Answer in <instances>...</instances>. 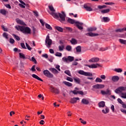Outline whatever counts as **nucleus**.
I'll use <instances>...</instances> for the list:
<instances>
[{
  "instance_id": "obj_28",
  "label": "nucleus",
  "mask_w": 126,
  "mask_h": 126,
  "mask_svg": "<svg viewBox=\"0 0 126 126\" xmlns=\"http://www.w3.org/2000/svg\"><path fill=\"white\" fill-rule=\"evenodd\" d=\"M125 31V28L123 29H118L115 30V32H117V33H122Z\"/></svg>"
},
{
  "instance_id": "obj_32",
  "label": "nucleus",
  "mask_w": 126,
  "mask_h": 126,
  "mask_svg": "<svg viewBox=\"0 0 126 126\" xmlns=\"http://www.w3.org/2000/svg\"><path fill=\"white\" fill-rule=\"evenodd\" d=\"M0 13H1V14H2V15H6V10L3 9H0Z\"/></svg>"
},
{
  "instance_id": "obj_63",
  "label": "nucleus",
  "mask_w": 126,
  "mask_h": 126,
  "mask_svg": "<svg viewBox=\"0 0 126 126\" xmlns=\"http://www.w3.org/2000/svg\"><path fill=\"white\" fill-rule=\"evenodd\" d=\"M49 52L50 53V54H54V53H55L54 50L52 49H49Z\"/></svg>"
},
{
  "instance_id": "obj_57",
  "label": "nucleus",
  "mask_w": 126,
  "mask_h": 126,
  "mask_svg": "<svg viewBox=\"0 0 126 126\" xmlns=\"http://www.w3.org/2000/svg\"><path fill=\"white\" fill-rule=\"evenodd\" d=\"M100 78L105 80V79H106V76H105V75H100Z\"/></svg>"
},
{
  "instance_id": "obj_61",
  "label": "nucleus",
  "mask_w": 126,
  "mask_h": 126,
  "mask_svg": "<svg viewBox=\"0 0 126 126\" xmlns=\"http://www.w3.org/2000/svg\"><path fill=\"white\" fill-rule=\"evenodd\" d=\"M62 60H63V61L66 62V63H67V58L63 57V58H62Z\"/></svg>"
},
{
  "instance_id": "obj_27",
  "label": "nucleus",
  "mask_w": 126,
  "mask_h": 126,
  "mask_svg": "<svg viewBox=\"0 0 126 126\" xmlns=\"http://www.w3.org/2000/svg\"><path fill=\"white\" fill-rule=\"evenodd\" d=\"M70 43L72 44V45H76V44H77V40H76V39L75 38H72L70 40Z\"/></svg>"
},
{
  "instance_id": "obj_29",
  "label": "nucleus",
  "mask_w": 126,
  "mask_h": 126,
  "mask_svg": "<svg viewBox=\"0 0 126 126\" xmlns=\"http://www.w3.org/2000/svg\"><path fill=\"white\" fill-rule=\"evenodd\" d=\"M74 61V57L72 56H68L67 57V62H73Z\"/></svg>"
},
{
  "instance_id": "obj_53",
  "label": "nucleus",
  "mask_w": 126,
  "mask_h": 126,
  "mask_svg": "<svg viewBox=\"0 0 126 126\" xmlns=\"http://www.w3.org/2000/svg\"><path fill=\"white\" fill-rule=\"evenodd\" d=\"M35 65H33L31 68V70H32V71H36V69H35Z\"/></svg>"
},
{
  "instance_id": "obj_44",
  "label": "nucleus",
  "mask_w": 126,
  "mask_h": 126,
  "mask_svg": "<svg viewBox=\"0 0 126 126\" xmlns=\"http://www.w3.org/2000/svg\"><path fill=\"white\" fill-rule=\"evenodd\" d=\"M19 56L21 59H25V55L23 53H20Z\"/></svg>"
},
{
  "instance_id": "obj_62",
  "label": "nucleus",
  "mask_w": 126,
  "mask_h": 126,
  "mask_svg": "<svg viewBox=\"0 0 126 126\" xmlns=\"http://www.w3.org/2000/svg\"><path fill=\"white\" fill-rule=\"evenodd\" d=\"M42 57L43 58H45V59H48V54H43V55H42Z\"/></svg>"
},
{
  "instance_id": "obj_1",
  "label": "nucleus",
  "mask_w": 126,
  "mask_h": 126,
  "mask_svg": "<svg viewBox=\"0 0 126 126\" xmlns=\"http://www.w3.org/2000/svg\"><path fill=\"white\" fill-rule=\"evenodd\" d=\"M49 9H50L51 12H49V14L54 17L55 19H59L60 22H64L65 21V17L66 15L65 13L63 11H62L61 13L59 12H56V10L53 6V5H49L48 6Z\"/></svg>"
},
{
  "instance_id": "obj_45",
  "label": "nucleus",
  "mask_w": 126,
  "mask_h": 126,
  "mask_svg": "<svg viewBox=\"0 0 126 126\" xmlns=\"http://www.w3.org/2000/svg\"><path fill=\"white\" fill-rule=\"evenodd\" d=\"M26 46L28 50H29V51H31V50H32V48H31L30 47V46H29V45H28V43H27V42H26Z\"/></svg>"
},
{
  "instance_id": "obj_22",
  "label": "nucleus",
  "mask_w": 126,
  "mask_h": 126,
  "mask_svg": "<svg viewBox=\"0 0 126 126\" xmlns=\"http://www.w3.org/2000/svg\"><path fill=\"white\" fill-rule=\"evenodd\" d=\"M32 77H33V78H35V79H37V80H39V81H42L43 82V80H42V79H41L40 77H39V76H38L37 75L35 74H33L32 75Z\"/></svg>"
},
{
  "instance_id": "obj_14",
  "label": "nucleus",
  "mask_w": 126,
  "mask_h": 126,
  "mask_svg": "<svg viewBox=\"0 0 126 126\" xmlns=\"http://www.w3.org/2000/svg\"><path fill=\"white\" fill-rule=\"evenodd\" d=\"M99 58L94 57L89 60V63H97L99 61Z\"/></svg>"
},
{
  "instance_id": "obj_38",
  "label": "nucleus",
  "mask_w": 126,
  "mask_h": 126,
  "mask_svg": "<svg viewBox=\"0 0 126 126\" xmlns=\"http://www.w3.org/2000/svg\"><path fill=\"white\" fill-rule=\"evenodd\" d=\"M101 12L102 13H108V12H110V9H106L101 10Z\"/></svg>"
},
{
  "instance_id": "obj_64",
  "label": "nucleus",
  "mask_w": 126,
  "mask_h": 126,
  "mask_svg": "<svg viewBox=\"0 0 126 126\" xmlns=\"http://www.w3.org/2000/svg\"><path fill=\"white\" fill-rule=\"evenodd\" d=\"M39 124L40 125H44V124H45V121L44 120H41L39 122Z\"/></svg>"
},
{
  "instance_id": "obj_6",
  "label": "nucleus",
  "mask_w": 126,
  "mask_h": 126,
  "mask_svg": "<svg viewBox=\"0 0 126 126\" xmlns=\"http://www.w3.org/2000/svg\"><path fill=\"white\" fill-rule=\"evenodd\" d=\"M43 74L45 76L48 77V78H53L54 77V75L51 73L48 70H44L43 71Z\"/></svg>"
},
{
  "instance_id": "obj_42",
  "label": "nucleus",
  "mask_w": 126,
  "mask_h": 126,
  "mask_svg": "<svg viewBox=\"0 0 126 126\" xmlns=\"http://www.w3.org/2000/svg\"><path fill=\"white\" fill-rule=\"evenodd\" d=\"M3 37L5 38V39H8V34L6 32H4L3 33Z\"/></svg>"
},
{
  "instance_id": "obj_41",
  "label": "nucleus",
  "mask_w": 126,
  "mask_h": 126,
  "mask_svg": "<svg viewBox=\"0 0 126 126\" xmlns=\"http://www.w3.org/2000/svg\"><path fill=\"white\" fill-rule=\"evenodd\" d=\"M45 27L47 29H49V30H52V27L48 24H45Z\"/></svg>"
},
{
  "instance_id": "obj_20",
  "label": "nucleus",
  "mask_w": 126,
  "mask_h": 126,
  "mask_svg": "<svg viewBox=\"0 0 126 126\" xmlns=\"http://www.w3.org/2000/svg\"><path fill=\"white\" fill-rule=\"evenodd\" d=\"M120 80V77L118 76H114L112 77V80L113 82H117Z\"/></svg>"
},
{
  "instance_id": "obj_30",
  "label": "nucleus",
  "mask_w": 126,
  "mask_h": 126,
  "mask_svg": "<svg viewBox=\"0 0 126 126\" xmlns=\"http://www.w3.org/2000/svg\"><path fill=\"white\" fill-rule=\"evenodd\" d=\"M58 48H59V51L60 52H63V50L64 49V45H62L61 46H59Z\"/></svg>"
},
{
  "instance_id": "obj_21",
  "label": "nucleus",
  "mask_w": 126,
  "mask_h": 126,
  "mask_svg": "<svg viewBox=\"0 0 126 126\" xmlns=\"http://www.w3.org/2000/svg\"><path fill=\"white\" fill-rule=\"evenodd\" d=\"M74 82L75 83H77V84H80V83L81 82V81L78 77H74L73 78Z\"/></svg>"
},
{
  "instance_id": "obj_16",
  "label": "nucleus",
  "mask_w": 126,
  "mask_h": 126,
  "mask_svg": "<svg viewBox=\"0 0 126 126\" xmlns=\"http://www.w3.org/2000/svg\"><path fill=\"white\" fill-rule=\"evenodd\" d=\"M49 70L51 71L52 73H54V74H58V73H59V71H58V70H57L55 68H53V67L50 68H49Z\"/></svg>"
},
{
  "instance_id": "obj_52",
  "label": "nucleus",
  "mask_w": 126,
  "mask_h": 126,
  "mask_svg": "<svg viewBox=\"0 0 126 126\" xmlns=\"http://www.w3.org/2000/svg\"><path fill=\"white\" fill-rule=\"evenodd\" d=\"M105 4L107 5H112V4H115V3L111 2H105Z\"/></svg>"
},
{
  "instance_id": "obj_25",
  "label": "nucleus",
  "mask_w": 126,
  "mask_h": 126,
  "mask_svg": "<svg viewBox=\"0 0 126 126\" xmlns=\"http://www.w3.org/2000/svg\"><path fill=\"white\" fill-rule=\"evenodd\" d=\"M16 22L18 23V24H20L21 25H25V23H24L23 21L20 19H17Z\"/></svg>"
},
{
  "instance_id": "obj_49",
  "label": "nucleus",
  "mask_w": 126,
  "mask_h": 126,
  "mask_svg": "<svg viewBox=\"0 0 126 126\" xmlns=\"http://www.w3.org/2000/svg\"><path fill=\"white\" fill-rule=\"evenodd\" d=\"M107 48H99V51H100V52H104V51H107Z\"/></svg>"
},
{
  "instance_id": "obj_17",
  "label": "nucleus",
  "mask_w": 126,
  "mask_h": 126,
  "mask_svg": "<svg viewBox=\"0 0 126 126\" xmlns=\"http://www.w3.org/2000/svg\"><path fill=\"white\" fill-rule=\"evenodd\" d=\"M96 30H97V28L96 27H90L88 28L87 29L88 32H93L96 31Z\"/></svg>"
},
{
  "instance_id": "obj_10",
  "label": "nucleus",
  "mask_w": 126,
  "mask_h": 126,
  "mask_svg": "<svg viewBox=\"0 0 126 126\" xmlns=\"http://www.w3.org/2000/svg\"><path fill=\"white\" fill-rule=\"evenodd\" d=\"M104 87H105V85L102 84H96L93 86L94 89H102Z\"/></svg>"
},
{
  "instance_id": "obj_4",
  "label": "nucleus",
  "mask_w": 126,
  "mask_h": 126,
  "mask_svg": "<svg viewBox=\"0 0 126 126\" xmlns=\"http://www.w3.org/2000/svg\"><path fill=\"white\" fill-rule=\"evenodd\" d=\"M53 41L50 38V35L48 34L45 39V44L47 45L48 48H51Z\"/></svg>"
},
{
  "instance_id": "obj_50",
  "label": "nucleus",
  "mask_w": 126,
  "mask_h": 126,
  "mask_svg": "<svg viewBox=\"0 0 126 126\" xmlns=\"http://www.w3.org/2000/svg\"><path fill=\"white\" fill-rule=\"evenodd\" d=\"M15 41H14V39L13 38H10L9 42L10 44H14V42Z\"/></svg>"
},
{
  "instance_id": "obj_59",
  "label": "nucleus",
  "mask_w": 126,
  "mask_h": 126,
  "mask_svg": "<svg viewBox=\"0 0 126 126\" xmlns=\"http://www.w3.org/2000/svg\"><path fill=\"white\" fill-rule=\"evenodd\" d=\"M33 13H34V16H36V17L39 16V15L38 14V12L34 11H33Z\"/></svg>"
},
{
  "instance_id": "obj_39",
  "label": "nucleus",
  "mask_w": 126,
  "mask_h": 126,
  "mask_svg": "<svg viewBox=\"0 0 126 126\" xmlns=\"http://www.w3.org/2000/svg\"><path fill=\"white\" fill-rule=\"evenodd\" d=\"M64 73L68 75L69 76H71V73H70V71L68 70H66L64 71Z\"/></svg>"
},
{
  "instance_id": "obj_48",
  "label": "nucleus",
  "mask_w": 126,
  "mask_h": 126,
  "mask_svg": "<svg viewBox=\"0 0 126 126\" xmlns=\"http://www.w3.org/2000/svg\"><path fill=\"white\" fill-rule=\"evenodd\" d=\"M66 80L68 81H70V82H72L73 81V79H72V78H70L69 77H67Z\"/></svg>"
},
{
  "instance_id": "obj_55",
  "label": "nucleus",
  "mask_w": 126,
  "mask_h": 126,
  "mask_svg": "<svg viewBox=\"0 0 126 126\" xmlns=\"http://www.w3.org/2000/svg\"><path fill=\"white\" fill-rule=\"evenodd\" d=\"M21 46L23 49H27L26 47L25 46V44L24 43H21Z\"/></svg>"
},
{
  "instance_id": "obj_56",
  "label": "nucleus",
  "mask_w": 126,
  "mask_h": 126,
  "mask_svg": "<svg viewBox=\"0 0 126 126\" xmlns=\"http://www.w3.org/2000/svg\"><path fill=\"white\" fill-rule=\"evenodd\" d=\"M120 111H121L122 113H123V114H125L126 115V109H123V108H121V109H120Z\"/></svg>"
},
{
  "instance_id": "obj_33",
  "label": "nucleus",
  "mask_w": 126,
  "mask_h": 126,
  "mask_svg": "<svg viewBox=\"0 0 126 126\" xmlns=\"http://www.w3.org/2000/svg\"><path fill=\"white\" fill-rule=\"evenodd\" d=\"M76 50L77 53H80L81 52V46H78L76 47Z\"/></svg>"
},
{
  "instance_id": "obj_46",
  "label": "nucleus",
  "mask_w": 126,
  "mask_h": 126,
  "mask_svg": "<svg viewBox=\"0 0 126 126\" xmlns=\"http://www.w3.org/2000/svg\"><path fill=\"white\" fill-rule=\"evenodd\" d=\"M103 81L102 79H100V78L97 77L95 80V82H102Z\"/></svg>"
},
{
  "instance_id": "obj_12",
  "label": "nucleus",
  "mask_w": 126,
  "mask_h": 126,
  "mask_svg": "<svg viewBox=\"0 0 126 126\" xmlns=\"http://www.w3.org/2000/svg\"><path fill=\"white\" fill-rule=\"evenodd\" d=\"M124 91V87H120L115 90V93L119 94V93H123Z\"/></svg>"
},
{
  "instance_id": "obj_18",
  "label": "nucleus",
  "mask_w": 126,
  "mask_h": 126,
  "mask_svg": "<svg viewBox=\"0 0 126 126\" xmlns=\"http://www.w3.org/2000/svg\"><path fill=\"white\" fill-rule=\"evenodd\" d=\"M81 103L84 105H88V104H89V100L86 98H83L81 101Z\"/></svg>"
},
{
  "instance_id": "obj_3",
  "label": "nucleus",
  "mask_w": 126,
  "mask_h": 126,
  "mask_svg": "<svg viewBox=\"0 0 126 126\" xmlns=\"http://www.w3.org/2000/svg\"><path fill=\"white\" fill-rule=\"evenodd\" d=\"M67 22H68V23H70V24H74L75 23L76 24V27H77V28L79 30H83V27H82V25H83V23H80L79 21L75 22V20L72 19H70L69 18L67 19Z\"/></svg>"
},
{
  "instance_id": "obj_35",
  "label": "nucleus",
  "mask_w": 126,
  "mask_h": 126,
  "mask_svg": "<svg viewBox=\"0 0 126 126\" xmlns=\"http://www.w3.org/2000/svg\"><path fill=\"white\" fill-rule=\"evenodd\" d=\"M102 19L104 22H109V21H110V18L107 17H103Z\"/></svg>"
},
{
  "instance_id": "obj_5",
  "label": "nucleus",
  "mask_w": 126,
  "mask_h": 126,
  "mask_svg": "<svg viewBox=\"0 0 126 126\" xmlns=\"http://www.w3.org/2000/svg\"><path fill=\"white\" fill-rule=\"evenodd\" d=\"M79 74H81V75H85V76H93V74L90 72H85L82 70H80L78 71Z\"/></svg>"
},
{
  "instance_id": "obj_47",
  "label": "nucleus",
  "mask_w": 126,
  "mask_h": 126,
  "mask_svg": "<svg viewBox=\"0 0 126 126\" xmlns=\"http://www.w3.org/2000/svg\"><path fill=\"white\" fill-rule=\"evenodd\" d=\"M115 71L116 72H122L123 71V70L121 68H116L115 69Z\"/></svg>"
},
{
  "instance_id": "obj_7",
  "label": "nucleus",
  "mask_w": 126,
  "mask_h": 126,
  "mask_svg": "<svg viewBox=\"0 0 126 126\" xmlns=\"http://www.w3.org/2000/svg\"><path fill=\"white\" fill-rule=\"evenodd\" d=\"M71 92L73 93L74 95H77V94H79L80 95H86L87 94V92L83 93L82 91H77L75 90L74 91H71Z\"/></svg>"
},
{
  "instance_id": "obj_9",
  "label": "nucleus",
  "mask_w": 126,
  "mask_h": 126,
  "mask_svg": "<svg viewBox=\"0 0 126 126\" xmlns=\"http://www.w3.org/2000/svg\"><path fill=\"white\" fill-rule=\"evenodd\" d=\"M84 8H85L86 10L87 11H92L93 10V9L90 7V3H86L84 5Z\"/></svg>"
},
{
  "instance_id": "obj_37",
  "label": "nucleus",
  "mask_w": 126,
  "mask_h": 126,
  "mask_svg": "<svg viewBox=\"0 0 126 126\" xmlns=\"http://www.w3.org/2000/svg\"><path fill=\"white\" fill-rule=\"evenodd\" d=\"M121 97L123 99H126V93H122L121 94Z\"/></svg>"
},
{
  "instance_id": "obj_43",
  "label": "nucleus",
  "mask_w": 126,
  "mask_h": 126,
  "mask_svg": "<svg viewBox=\"0 0 126 126\" xmlns=\"http://www.w3.org/2000/svg\"><path fill=\"white\" fill-rule=\"evenodd\" d=\"M65 29L66 30H67L69 32H72V29H71V28L70 27H65Z\"/></svg>"
},
{
  "instance_id": "obj_36",
  "label": "nucleus",
  "mask_w": 126,
  "mask_h": 126,
  "mask_svg": "<svg viewBox=\"0 0 126 126\" xmlns=\"http://www.w3.org/2000/svg\"><path fill=\"white\" fill-rule=\"evenodd\" d=\"M12 36L15 38V39H16V40H17V41H20V37L16 34H13Z\"/></svg>"
},
{
  "instance_id": "obj_54",
  "label": "nucleus",
  "mask_w": 126,
  "mask_h": 126,
  "mask_svg": "<svg viewBox=\"0 0 126 126\" xmlns=\"http://www.w3.org/2000/svg\"><path fill=\"white\" fill-rule=\"evenodd\" d=\"M117 101L120 103V104H121V105L124 103V102H123V100H122L121 98H118Z\"/></svg>"
},
{
  "instance_id": "obj_19",
  "label": "nucleus",
  "mask_w": 126,
  "mask_h": 126,
  "mask_svg": "<svg viewBox=\"0 0 126 126\" xmlns=\"http://www.w3.org/2000/svg\"><path fill=\"white\" fill-rule=\"evenodd\" d=\"M78 100H79V97H73L71 98L70 102L71 104H74V103H76Z\"/></svg>"
},
{
  "instance_id": "obj_58",
  "label": "nucleus",
  "mask_w": 126,
  "mask_h": 126,
  "mask_svg": "<svg viewBox=\"0 0 126 126\" xmlns=\"http://www.w3.org/2000/svg\"><path fill=\"white\" fill-rule=\"evenodd\" d=\"M39 21L41 23V24L42 25V26H44V25H45V23L44 22V21H43V20L42 19H40Z\"/></svg>"
},
{
  "instance_id": "obj_13",
  "label": "nucleus",
  "mask_w": 126,
  "mask_h": 126,
  "mask_svg": "<svg viewBox=\"0 0 126 126\" xmlns=\"http://www.w3.org/2000/svg\"><path fill=\"white\" fill-rule=\"evenodd\" d=\"M86 36H89L90 37H96L99 36V34L93 32H88L85 34Z\"/></svg>"
},
{
  "instance_id": "obj_15",
  "label": "nucleus",
  "mask_w": 126,
  "mask_h": 126,
  "mask_svg": "<svg viewBox=\"0 0 126 126\" xmlns=\"http://www.w3.org/2000/svg\"><path fill=\"white\" fill-rule=\"evenodd\" d=\"M101 93L102 95H111V91L109 89H107L106 91L102 90Z\"/></svg>"
},
{
  "instance_id": "obj_11",
  "label": "nucleus",
  "mask_w": 126,
  "mask_h": 126,
  "mask_svg": "<svg viewBox=\"0 0 126 126\" xmlns=\"http://www.w3.org/2000/svg\"><path fill=\"white\" fill-rule=\"evenodd\" d=\"M50 90L51 92L53 93H55V94H60V90L59 89L55 88L53 87H51Z\"/></svg>"
},
{
  "instance_id": "obj_31",
  "label": "nucleus",
  "mask_w": 126,
  "mask_h": 126,
  "mask_svg": "<svg viewBox=\"0 0 126 126\" xmlns=\"http://www.w3.org/2000/svg\"><path fill=\"white\" fill-rule=\"evenodd\" d=\"M119 41L121 44L123 45H126V40L123 39H119Z\"/></svg>"
},
{
  "instance_id": "obj_60",
  "label": "nucleus",
  "mask_w": 126,
  "mask_h": 126,
  "mask_svg": "<svg viewBox=\"0 0 126 126\" xmlns=\"http://www.w3.org/2000/svg\"><path fill=\"white\" fill-rule=\"evenodd\" d=\"M60 65H57L56 66V68L57 69H58V70H59V71H61V69L60 68Z\"/></svg>"
},
{
  "instance_id": "obj_24",
  "label": "nucleus",
  "mask_w": 126,
  "mask_h": 126,
  "mask_svg": "<svg viewBox=\"0 0 126 126\" xmlns=\"http://www.w3.org/2000/svg\"><path fill=\"white\" fill-rule=\"evenodd\" d=\"M55 29L58 30L59 32H63V29L62 27L59 26L55 27Z\"/></svg>"
},
{
  "instance_id": "obj_8",
  "label": "nucleus",
  "mask_w": 126,
  "mask_h": 126,
  "mask_svg": "<svg viewBox=\"0 0 126 126\" xmlns=\"http://www.w3.org/2000/svg\"><path fill=\"white\" fill-rule=\"evenodd\" d=\"M90 68H97V67H102V65L99 63L92 64L91 65H86Z\"/></svg>"
},
{
  "instance_id": "obj_26",
  "label": "nucleus",
  "mask_w": 126,
  "mask_h": 126,
  "mask_svg": "<svg viewBox=\"0 0 126 126\" xmlns=\"http://www.w3.org/2000/svg\"><path fill=\"white\" fill-rule=\"evenodd\" d=\"M63 84H65V85H66V86H68V87H70L72 86V84H71V83H69L68 82L63 81Z\"/></svg>"
},
{
  "instance_id": "obj_34",
  "label": "nucleus",
  "mask_w": 126,
  "mask_h": 126,
  "mask_svg": "<svg viewBox=\"0 0 126 126\" xmlns=\"http://www.w3.org/2000/svg\"><path fill=\"white\" fill-rule=\"evenodd\" d=\"M65 49L68 52H70L71 51V49H72V47L70 45H67Z\"/></svg>"
},
{
  "instance_id": "obj_23",
  "label": "nucleus",
  "mask_w": 126,
  "mask_h": 126,
  "mask_svg": "<svg viewBox=\"0 0 126 126\" xmlns=\"http://www.w3.org/2000/svg\"><path fill=\"white\" fill-rule=\"evenodd\" d=\"M98 107L99 108H104L105 107V102L104 101H100L98 103Z\"/></svg>"
},
{
  "instance_id": "obj_40",
  "label": "nucleus",
  "mask_w": 126,
  "mask_h": 126,
  "mask_svg": "<svg viewBox=\"0 0 126 126\" xmlns=\"http://www.w3.org/2000/svg\"><path fill=\"white\" fill-rule=\"evenodd\" d=\"M55 56H56V57H62V56H63V54H62V53H61V52H57L55 54Z\"/></svg>"
},
{
  "instance_id": "obj_2",
  "label": "nucleus",
  "mask_w": 126,
  "mask_h": 126,
  "mask_svg": "<svg viewBox=\"0 0 126 126\" xmlns=\"http://www.w3.org/2000/svg\"><path fill=\"white\" fill-rule=\"evenodd\" d=\"M15 28L17 30H20L24 34H31V29L29 27L19 26L18 27H15Z\"/></svg>"
},
{
  "instance_id": "obj_51",
  "label": "nucleus",
  "mask_w": 126,
  "mask_h": 126,
  "mask_svg": "<svg viewBox=\"0 0 126 126\" xmlns=\"http://www.w3.org/2000/svg\"><path fill=\"white\" fill-rule=\"evenodd\" d=\"M31 61L34 63H37V61H36V59L34 57H32Z\"/></svg>"
}]
</instances>
